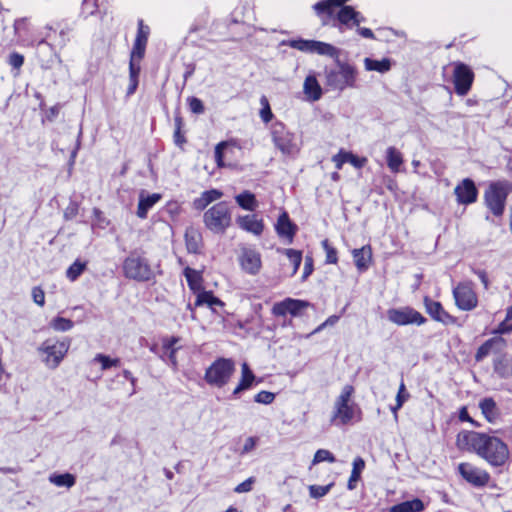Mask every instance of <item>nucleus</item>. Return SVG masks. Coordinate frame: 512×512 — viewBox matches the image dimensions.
<instances>
[{
  "label": "nucleus",
  "mask_w": 512,
  "mask_h": 512,
  "mask_svg": "<svg viewBox=\"0 0 512 512\" xmlns=\"http://www.w3.org/2000/svg\"><path fill=\"white\" fill-rule=\"evenodd\" d=\"M8 63L12 68L19 70L24 63V56L17 52H13L8 57Z\"/></svg>",
  "instance_id": "nucleus-49"
},
{
  "label": "nucleus",
  "mask_w": 512,
  "mask_h": 512,
  "mask_svg": "<svg viewBox=\"0 0 512 512\" xmlns=\"http://www.w3.org/2000/svg\"><path fill=\"white\" fill-rule=\"evenodd\" d=\"M387 318L390 322L398 326L409 324L420 326L426 322V318L421 313L408 306L388 309Z\"/></svg>",
  "instance_id": "nucleus-12"
},
{
  "label": "nucleus",
  "mask_w": 512,
  "mask_h": 512,
  "mask_svg": "<svg viewBox=\"0 0 512 512\" xmlns=\"http://www.w3.org/2000/svg\"><path fill=\"white\" fill-rule=\"evenodd\" d=\"M87 262L76 260L66 271V277L74 282L86 269Z\"/></svg>",
  "instance_id": "nucleus-39"
},
{
  "label": "nucleus",
  "mask_w": 512,
  "mask_h": 512,
  "mask_svg": "<svg viewBox=\"0 0 512 512\" xmlns=\"http://www.w3.org/2000/svg\"><path fill=\"white\" fill-rule=\"evenodd\" d=\"M457 470L466 482L477 488L485 487L491 479L485 469L469 462L460 463Z\"/></svg>",
  "instance_id": "nucleus-14"
},
{
  "label": "nucleus",
  "mask_w": 512,
  "mask_h": 512,
  "mask_svg": "<svg viewBox=\"0 0 512 512\" xmlns=\"http://www.w3.org/2000/svg\"><path fill=\"white\" fill-rule=\"evenodd\" d=\"M149 35V27L143 24L142 20L138 22V31L135 38V41H141L142 43L147 44Z\"/></svg>",
  "instance_id": "nucleus-48"
},
{
  "label": "nucleus",
  "mask_w": 512,
  "mask_h": 512,
  "mask_svg": "<svg viewBox=\"0 0 512 512\" xmlns=\"http://www.w3.org/2000/svg\"><path fill=\"white\" fill-rule=\"evenodd\" d=\"M509 190V184L506 182L493 183L486 190L485 203L495 216L503 214Z\"/></svg>",
  "instance_id": "nucleus-10"
},
{
  "label": "nucleus",
  "mask_w": 512,
  "mask_h": 512,
  "mask_svg": "<svg viewBox=\"0 0 512 512\" xmlns=\"http://www.w3.org/2000/svg\"><path fill=\"white\" fill-rule=\"evenodd\" d=\"M321 244L326 252V262L329 264H336L338 261L336 249L329 244L327 239L323 240Z\"/></svg>",
  "instance_id": "nucleus-44"
},
{
  "label": "nucleus",
  "mask_w": 512,
  "mask_h": 512,
  "mask_svg": "<svg viewBox=\"0 0 512 512\" xmlns=\"http://www.w3.org/2000/svg\"><path fill=\"white\" fill-rule=\"evenodd\" d=\"M353 259L358 270H366L371 261L372 252L369 246H364L360 249L352 251Z\"/></svg>",
  "instance_id": "nucleus-28"
},
{
  "label": "nucleus",
  "mask_w": 512,
  "mask_h": 512,
  "mask_svg": "<svg viewBox=\"0 0 512 512\" xmlns=\"http://www.w3.org/2000/svg\"><path fill=\"white\" fill-rule=\"evenodd\" d=\"M313 271V260L311 257L307 256L305 258L304 270H303V280H305Z\"/></svg>",
  "instance_id": "nucleus-60"
},
{
  "label": "nucleus",
  "mask_w": 512,
  "mask_h": 512,
  "mask_svg": "<svg viewBox=\"0 0 512 512\" xmlns=\"http://www.w3.org/2000/svg\"><path fill=\"white\" fill-rule=\"evenodd\" d=\"M261 109H260V117L264 123H268L273 118V113L270 108V104L265 96H262L260 99Z\"/></svg>",
  "instance_id": "nucleus-42"
},
{
  "label": "nucleus",
  "mask_w": 512,
  "mask_h": 512,
  "mask_svg": "<svg viewBox=\"0 0 512 512\" xmlns=\"http://www.w3.org/2000/svg\"><path fill=\"white\" fill-rule=\"evenodd\" d=\"M494 371L502 378L512 377V360L505 355H499L494 360Z\"/></svg>",
  "instance_id": "nucleus-29"
},
{
  "label": "nucleus",
  "mask_w": 512,
  "mask_h": 512,
  "mask_svg": "<svg viewBox=\"0 0 512 512\" xmlns=\"http://www.w3.org/2000/svg\"><path fill=\"white\" fill-rule=\"evenodd\" d=\"M424 306L426 312L433 320L441 322L445 325L454 323L455 318L444 310L440 302L434 301L429 297H425Z\"/></svg>",
  "instance_id": "nucleus-19"
},
{
  "label": "nucleus",
  "mask_w": 512,
  "mask_h": 512,
  "mask_svg": "<svg viewBox=\"0 0 512 512\" xmlns=\"http://www.w3.org/2000/svg\"><path fill=\"white\" fill-rule=\"evenodd\" d=\"M190 109L193 113L201 114L204 112V105L202 101L198 98H191L189 102Z\"/></svg>",
  "instance_id": "nucleus-55"
},
{
  "label": "nucleus",
  "mask_w": 512,
  "mask_h": 512,
  "mask_svg": "<svg viewBox=\"0 0 512 512\" xmlns=\"http://www.w3.org/2000/svg\"><path fill=\"white\" fill-rule=\"evenodd\" d=\"M357 32L364 38H367V39H374L375 36H374V33L371 29L369 28H362V27H357Z\"/></svg>",
  "instance_id": "nucleus-62"
},
{
  "label": "nucleus",
  "mask_w": 512,
  "mask_h": 512,
  "mask_svg": "<svg viewBox=\"0 0 512 512\" xmlns=\"http://www.w3.org/2000/svg\"><path fill=\"white\" fill-rule=\"evenodd\" d=\"M353 393L354 388L352 385H345L342 388L341 393L336 398L334 403L331 417L332 423L336 425H346L354 419L357 421L361 419L360 409L351 402Z\"/></svg>",
  "instance_id": "nucleus-2"
},
{
  "label": "nucleus",
  "mask_w": 512,
  "mask_h": 512,
  "mask_svg": "<svg viewBox=\"0 0 512 512\" xmlns=\"http://www.w3.org/2000/svg\"><path fill=\"white\" fill-rule=\"evenodd\" d=\"M303 93L306 100L318 101L322 97V88L314 75H308L303 83Z\"/></svg>",
  "instance_id": "nucleus-25"
},
{
  "label": "nucleus",
  "mask_w": 512,
  "mask_h": 512,
  "mask_svg": "<svg viewBox=\"0 0 512 512\" xmlns=\"http://www.w3.org/2000/svg\"><path fill=\"white\" fill-rule=\"evenodd\" d=\"M308 305L309 303L306 301L287 298L281 302L275 303L272 308V313L276 316H285L288 313L292 316H298Z\"/></svg>",
  "instance_id": "nucleus-18"
},
{
  "label": "nucleus",
  "mask_w": 512,
  "mask_h": 512,
  "mask_svg": "<svg viewBox=\"0 0 512 512\" xmlns=\"http://www.w3.org/2000/svg\"><path fill=\"white\" fill-rule=\"evenodd\" d=\"M349 155V152H345L343 150H340L339 153L334 155L332 157V161L335 164L336 169L340 170L344 163L348 162L347 157Z\"/></svg>",
  "instance_id": "nucleus-50"
},
{
  "label": "nucleus",
  "mask_w": 512,
  "mask_h": 512,
  "mask_svg": "<svg viewBox=\"0 0 512 512\" xmlns=\"http://www.w3.org/2000/svg\"><path fill=\"white\" fill-rule=\"evenodd\" d=\"M201 239V234L196 229H186L185 242L188 252L198 253L201 248Z\"/></svg>",
  "instance_id": "nucleus-31"
},
{
  "label": "nucleus",
  "mask_w": 512,
  "mask_h": 512,
  "mask_svg": "<svg viewBox=\"0 0 512 512\" xmlns=\"http://www.w3.org/2000/svg\"><path fill=\"white\" fill-rule=\"evenodd\" d=\"M235 371V363L231 359L219 358L206 370L205 380L208 384L223 387Z\"/></svg>",
  "instance_id": "nucleus-7"
},
{
  "label": "nucleus",
  "mask_w": 512,
  "mask_h": 512,
  "mask_svg": "<svg viewBox=\"0 0 512 512\" xmlns=\"http://www.w3.org/2000/svg\"><path fill=\"white\" fill-rule=\"evenodd\" d=\"M226 146H227L226 142H220L215 147V161H216L218 167H223L224 166L223 150H224V148Z\"/></svg>",
  "instance_id": "nucleus-52"
},
{
  "label": "nucleus",
  "mask_w": 512,
  "mask_h": 512,
  "mask_svg": "<svg viewBox=\"0 0 512 512\" xmlns=\"http://www.w3.org/2000/svg\"><path fill=\"white\" fill-rule=\"evenodd\" d=\"M479 408L488 422L495 423L499 418V410L496 402L492 398L487 397L482 399L479 403Z\"/></svg>",
  "instance_id": "nucleus-27"
},
{
  "label": "nucleus",
  "mask_w": 512,
  "mask_h": 512,
  "mask_svg": "<svg viewBox=\"0 0 512 512\" xmlns=\"http://www.w3.org/2000/svg\"><path fill=\"white\" fill-rule=\"evenodd\" d=\"M474 80V73L464 63H455L453 71V82L455 86V92L460 96H465L471 89Z\"/></svg>",
  "instance_id": "nucleus-15"
},
{
  "label": "nucleus",
  "mask_w": 512,
  "mask_h": 512,
  "mask_svg": "<svg viewBox=\"0 0 512 512\" xmlns=\"http://www.w3.org/2000/svg\"><path fill=\"white\" fill-rule=\"evenodd\" d=\"M365 468V461L361 457H356L353 461V468L351 475L348 480L347 487L349 490H353L356 487V483L359 481L362 471Z\"/></svg>",
  "instance_id": "nucleus-33"
},
{
  "label": "nucleus",
  "mask_w": 512,
  "mask_h": 512,
  "mask_svg": "<svg viewBox=\"0 0 512 512\" xmlns=\"http://www.w3.org/2000/svg\"><path fill=\"white\" fill-rule=\"evenodd\" d=\"M78 213V205L76 203H70L65 209L64 217L67 220L73 219Z\"/></svg>",
  "instance_id": "nucleus-59"
},
{
  "label": "nucleus",
  "mask_w": 512,
  "mask_h": 512,
  "mask_svg": "<svg viewBox=\"0 0 512 512\" xmlns=\"http://www.w3.org/2000/svg\"><path fill=\"white\" fill-rule=\"evenodd\" d=\"M456 446L477 454L491 467H502L510 459L508 445L499 437L476 431H461L456 437Z\"/></svg>",
  "instance_id": "nucleus-1"
},
{
  "label": "nucleus",
  "mask_w": 512,
  "mask_h": 512,
  "mask_svg": "<svg viewBox=\"0 0 512 512\" xmlns=\"http://www.w3.org/2000/svg\"><path fill=\"white\" fill-rule=\"evenodd\" d=\"M475 273L479 277L481 282L483 283L484 288L488 289V287H489V280H488L486 272L483 271V270H477V271H475Z\"/></svg>",
  "instance_id": "nucleus-63"
},
{
  "label": "nucleus",
  "mask_w": 512,
  "mask_h": 512,
  "mask_svg": "<svg viewBox=\"0 0 512 512\" xmlns=\"http://www.w3.org/2000/svg\"><path fill=\"white\" fill-rule=\"evenodd\" d=\"M178 341H179V338H177V337H171V338L164 339L163 340L164 352L178 350V348L175 346L176 343H178Z\"/></svg>",
  "instance_id": "nucleus-57"
},
{
  "label": "nucleus",
  "mask_w": 512,
  "mask_h": 512,
  "mask_svg": "<svg viewBox=\"0 0 512 512\" xmlns=\"http://www.w3.org/2000/svg\"><path fill=\"white\" fill-rule=\"evenodd\" d=\"M255 379L256 377L252 370L250 369L249 365L246 362H244L241 365V378L238 385L235 387L233 391V395L238 396L242 391L251 388Z\"/></svg>",
  "instance_id": "nucleus-26"
},
{
  "label": "nucleus",
  "mask_w": 512,
  "mask_h": 512,
  "mask_svg": "<svg viewBox=\"0 0 512 512\" xmlns=\"http://www.w3.org/2000/svg\"><path fill=\"white\" fill-rule=\"evenodd\" d=\"M205 227L215 234H224L232 224V213L226 202H218L203 214Z\"/></svg>",
  "instance_id": "nucleus-3"
},
{
  "label": "nucleus",
  "mask_w": 512,
  "mask_h": 512,
  "mask_svg": "<svg viewBox=\"0 0 512 512\" xmlns=\"http://www.w3.org/2000/svg\"><path fill=\"white\" fill-rule=\"evenodd\" d=\"M130 84L127 89V95L130 96L135 93L138 86V78H129Z\"/></svg>",
  "instance_id": "nucleus-64"
},
{
  "label": "nucleus",
  "mask_w": 512,
  "mask_h": 512,
  "mask_svg": "<svg viewBox=\"0 0 512 512\" xmlns=\"http://www.w3.org/2000/svg\"><path fill=\"white\" fill-rule=\"evenodd\" d=\"M505 342L502 338H492L485 341L477 350L475 359L477 362L482 361L491 353H498L504 347Z\"/></svg>",
  "instance_id": "nucleus-23"
},
{
  "label": "nucleus",
  "mask_w": 512,
  "mask_h": 512,
  "mask_svg": "<svg viewBox=\"0 0 512 512\" xmlns=\"http://www.w3.org/2000/svg\"><path fill=\"white\" fill-rule=\"evenodd\" d=\"M50 328L58 332H66L73 328L74 323L67 318L55 317L49 322Z\"/></svg>",
  "instance_id": "nucleus-38"
},
{
  "label": "nucleus",
  "mask_w": 512,
  "mask_h": 512,
  "mask_svg": "<svg viewBox=\"0 0 512 512\" xmlns=\"http://www.w3.org/2000/svg\"><path fill=\"white\" fill-rule=\"evenodd\" d=\"M235 200L241 208L248 211H254L258 206L255 195L249 191H244L241 194L237 195L235 197Z\"/></svg>",
  "instance_id": "nucleus-35"
},
{
  "label": "nucleus",
  "mask_w": 512,
  "mask_h": 512,
  "mask_svg": "<svg viewBox=\"0 0 512 512\" xmlns=\"http://www.w3.org/2000/svg\"><path fill=\"white\" fill-rule=\"evenodd\" d=\"M356 70L347 63H339L338 69L326 73L327 85L335 90L342 91L347 87H354Z\"/></svg>",
  "instance_id": "nucleus-9"
},
{
  "label": "nucleus",
  "mask_w": 512,
  "mask_h": 512,
  "mask_svg": "<svg viewBox=\"0 0 512 512\" xmlns=\"http://www.w3.org/2000/svg\"><path fill=\"white\" fill-rule=\"evenodd\" d=\"M236 222L242 230L252 233L256 236L261 235L264 230L263 220L254 214L239 216Z\"/></svg>",
  "instance_id": "nucleus-20"
},
{
  "label": "nucleus",
  "mask_w": 512,
  "mask_h": 512,
  "mask_svg": "<svg viewBox=\"0 0 512 512\" xmlns=\"http://www.w3.org/2000/svg\"><path fill=\"white\" fill-rule=\"evenodd\" d=\"M327 461L329 463H334L336 461L334 455L326 449H319L316 451L312 464L316 465L321 462Z\"/></svg>",
  "instance_id": "nucleus-41"
},
{
  "label": "nucleus",
  "mask_w": 512,
  "mask_h": 512,
  "mask_svg": "<svg viewBox=\"0 0 512 512\" xmlns=\"http://www.w3.org/2000/svg\"><path fill=\"white\" fill-rule=\"evenodd\" d=\"M347 161L353 165L355 168H362L367 163V159L364 157H357L354 154L349 152L347 157Z\"/></svg>",
  "instance_id": "nucleus-54"
},
{
  "label": "nucleus",
  "mask_w": 512,
  "mask_h": 512,
  "mask_svg": "<svg viewBox=\"0 0 512 512\" xmlns=\"http://www.w3.org/2000/svg\"><path fill=\"white\" fill-rule=\"evenodd\" d=\"M457 202L459 204L468 205L477 200L478 190L474 182L469 179H463L454 189Z\"/></svg>",
  "instance_id": "nucleus-17"
},
{
  "label": "nucleus",
  "mask_w": 512,
  "mask_h": 512,
  "mask_svg": "<svg viewBox=\"0 0 512 512\" xmlns=\"http://www.w3.org/2000/svg\"><path fill=\"white\" fill-rule=\"evenodd\" d=\"M254 483V478L250 477L242 483L238 484L234 491L236 493H246L252 490V485Z\"/></svg>",
  "instance_id": "nucleus-53"
},
{
  "label": "nucleus",
  "mask_w": 512,
  "mask_h": 512,
  "mask_svg": "<svg viewBox=\"0 0 512 512\" xmlns=\"http://www.w3.org/2000/svg\"><path fill=\"white\" fill-rule=\"evenodd\" d=\"M49 481L58 486L71 488L75 484V477L70 473L52 474L49 476Z\"/></svg>",
  "instance_id": "nucleus-36"
},
{
  "label": "nucleus",
  "mask_w": 512,
  "mask_h": 512,
  "mask_svg": "<svg viewBox=\"0 0 512 512\" xmlns=\"http://www.w3.org/2000/svg\"><path fill=\"white\" fill-rule=\"evenodd\" d=\"M125 277L136 281H149L153 277V270L146 258L137 253H131L123 263Z\"/></svg>",
  "instance_id": "nucleus-8"
},
{
  "label": "nucleus",
  "mask_w": 512,
  "mask_h": 512,
  "mask_svg": "<svg viewBox=\"0 0 512 512\" xmlns=\"http://www.w3.org/2000/svg\"><path fill=\"white\" fill-rule=\"evenodd\" d=\"M387 166L393 173H398L403 164V157L399 150L390 146L386 149Z\"/></svg>",
  "instance_id": "nucleus-30"
},
{
  "label": "nucleus",
  "mask_w": 512,
  "mask_h": 512,
  "mask_svg": "<svg viewBox=\"0 0 512 512\" xmlns=\"http://www.w3.org/2000/svg\"><path fill=\"white\" fill-rule=\"evenodd\" d=\"M364 66L367 71H377L379 73L388 72L391 69V62L389 59L374 60L371 58L364 59Z\"/></svg>",
  "instance_id": "nucleus-34"
},
{
  "label": "nucleus",
  "mask_w": 512,
  "mask_h": 512,
  "mask_svg": "<svg viewBox=\"0 0 512 512\" xmlns=\"http://www.w3.org/2000/svg\"><path fill=\"white\" fill-rule=\"evenodd\" d=\"M32 298H33V301L39 305V306H44L45 304V293L44 291L40 288V287H34L32 289Z\"/></svg>",
  "instance_id": "nucleus-51"
},
{
  "label": "nucleus",
  "mask_w": 512,
  "mask_h": 512,
  "mask_svg": "<svg viewBox=\"0 0 512 512\" xmlns=\"http://www.w3.org/2000/svg\"><path fill=\"white\" fill-rule=\"evenodd\" d=\"M456 306L462 311H471L478 305V297L471 282L459 283L453 289Z\"/></svg>",
  "instance_id": "nucleus-13"
},
{
  "label": "nucleus",
  "mask_w": 512,
  "mask_h": 512,
  "mask_svg": "<svg viewBox=\"0 0 512 512\" xmlns=\"http://www.w3.org/2000/svg\"><path fill=\"white\" fill-rule=\"evenodd\" d=\"M146 45L147 44L142 43L141 41H134L130 60L141 62L145 54Z\"/></svg>",
  "instance_id": "nucleus-43"
},
{
  "label": "nucleus",
  "mask_w": 512,
  "mask_h": 512,
  "mask_svg": "<svg viewBox=\"0 0 512 512\" xmlns=\"http://www.w3.org/2000/svg\"><path fill=\"white\" fill-rule=\"evenodd\" d=\"M184 276L187 280L189 288L197 292L195 307L206 305L212 310L216 306L223 307L224 303L213 295L211 291H200L202 289V275L199 271L186 267L184 269Z\"/></svg>",
  "instance_id": "nucleus-4"
},
{
  "label": "nucleus",
  "mask_w": 512,
  "mask_h": 512,
  "mask_svg": "<svg viewBox=\"0 0 512 512\" xmlns=\"http://www.w3.org/2000/svg\"><path fill=\"white\" fill-rule=\"evenodd\" d=\"M241 268L250 275L259 273L262 261L258 251L251 248H243L239 257Z\"/></svg>",
  "instance_id": "nucleus-16"
},
{
  "label": "nucleus",
  "mask_w": 512,
  "mask_h": 512,
  "mask_svg": "<svg viewBox=\"0 0 512 512\" xmlns=\"http://www.w3.org/2000/svg\"><path fill=\"white\" fill-rule=\"evenodd\" d=\"M93 362H97L101 364V370H107L111 367H117L120 364V360L118 358H110L104 354H96L93 358Z\"/></svg>",
  "instance_id": "nucleus-40"
},
{
  "label": "nucleus",
  "mask_w": 512,
  "mask_h": 512,
  "mask_svg": "<svg viewBox=\"0 0 512 512\" xmlns=\"http://www.w3.org/2000/svg\"><path fill=\"white\" fill-rule=\"evenodd\" d=\"M140 62L130 60L129 62V78H138L140 73Z\"/></svg>",
  "instance_id": "nucleus-58"
},
{
  "label": "nucleus",
  "mask_w": 512,
  "mask_h": 512,
  "mask_svg": "<svg viewBox=\"0 0 512 512\" xmlns=\"http://www.w3.org/2000/svg\"><path fill=\"white\" fill-rule=\"evenodd\" d=\"M277 251L286 255L292 265V275L296 274L302 261L301 251L284 248L278 249Z\"/></svg>",
  "instance_id": "nucleus-37"
},
{
  "label": "nucleus",
  "mask_w": 512,
  "mask_h": 512,
  "mask_svg": "<svg viewBox=\"0 0 512 512\" xmlns=\"http://www.w3.org/2000/svg\"><path fill=\"white\" fill-rule=\"evenodd\" d=\"M423 509V502L420 499L415 498L392 506L390 508V512H420Z\"/></svg>",
  "instance_id": "nucleus-32"
},
{
  "label": "nucleus",
  "mask_w": 512,
  "mask_h": 512,
  "mask_svg": "<svg viewBox=\"0 0 512 512\" xmlns=\"http://www.w3.org/2000/svg\"><path fill=\"white\" fill-rule=\"evenodd\" d=\"M274 399L275 394L269 391H260L254 398L255 402L266 405L272 403Z\"/></svg>",
  "instance_id": "nucleus-46"
},
{
  "label": "nucleus",
  "mask_w": 512,
  "mask_h": 512,
  "mask_svg": "<svg viewBox=\"0 0 512 512\" xmlns=\"http://www.w3.org/2000/svg\"><path fill=\"white\" fill-rule=\"evenodd\" d=\"M288 45L306 53H315L318 55L328 56L330 58H338L339 50L333 45L316 40L297 39L290 40Z\"/></svg>",
  "instance_id": "nucleus-11"
},
{
  "label": "nucleus",
  "mask_w": 512,
  "mask_h": 512,
  "mask_svg": "<svg viewBox=\"0 0 512 512\" xmlns=\"http://www.w3.org/2000/svg\"><path fill=\"white\" fill-rule=\"evenodd\" d=\"M410 394L407 392L404 382L402 381L396 396L397 408H401L403 404L409 399Z\"/></svg>",
  "instance_id": "nucleus-47"
},
{
  "label": "nucleus",
  "mask_w": 512,
  "mask_h": 512,
  "mask_svg": "<svg viewBox=\"0 0 512 512\" xmlns=\"http://www.w3.org/2000/svg\"><path fill=\"white\" fill-rule=\"evenodd\" d=\"M270 134L275 147L285 156L297 154L300 147L295 135L286 129L282 122H274L270 127Z\"/></svg>",
  "instance_id": "nucleus-5"
},
{
  "label": "nucleus",
  "mask_w": 512,
  "mask_h": 512,
  "mask_svg": "<svg viewBox=\"0 0 512 512\" xmlns=\"http://www.w3.org/2000/svg\"><path fill=\"white\" fill-rule=\"evenodd\" d=\"M161 198L162 196L159 193L146 194L145 191H141L136 215L141 219H145L148 211L158 203Z\"/></svg>",
  "instance_id": "nucleus-21"
},
{
  "label": "nucleus",
  "mask_w": 512,
  "mask_h": 512,
  "mask_svg": "<svg viewBox=\"0 0 512 512\" xmlns=\"http://www.w3.org/2000/svg\"><path fill=\"white\" fill-rule=\"evenodd\" d=\"M223 193L218 189H210L201 193V195L195 198L192 202V207L195 210L203 211L211 203L218 201L222 198Z\"/></svg>",
  "instance_id": "nucleus-24"
},
{
  "label": "nucleus",
  "mask_w": 512,
  "mask_h": 512,
  "mask_svg": "<svg viewBox=\"0 0 512 512\" xmlns=\"http://www.w3.org/2000/svg\"><path fill=\"white\" fill-rule=\"evenodd\" d=\"M70 345L71 340L69 338H64L62 340L47 339L41 344L38 350L39 352L45 354L43 361L45 362L46 366L51 369H55L60 365L66 356Z\"/></svg>",
  "instance_id": "nucleus-6"
},
{
  "label": "nucleus",
  "mask_w": 512,
  "mask_h": 512,
  "mask_svg": "<svg viewBox=\"0 0 512 512\" xmlns=\"http://www.w3.org/2000/svg\"><path fill=\"white\" fill-rule=\"evenodd\" d=\"M331 486H332V484H329V485H326V486L312 485L309 488L310 495L313 498L323 497V496H325L329 492Z\"/></svg>",
  "instance_id": "nucleus-45"
},
{
  "label": "nucleus",
  "mask_w": 512,
  "mask_h": 512,
  "mask_svg": "<svg viewBox=\"0 0 512 512\" xmlns=\"http://www.w3.org/2000/svg\"><path fill=\"white\" fill-rule=\"evenodd\" d=\"M256 444H257V438L256 437H248L245 440V443H244L243 448L241 450V454L244 455V454H247V453L251 452L256 447Z\"/></svg>",
  "instance_id": "nucleus-56"
},
{
  "label": "nucleus",
  "mask_w": 512,
  "mask_h": 512,
  "mask_svg": "<svg viewBox=\"0 0 512 512\" xmlns=\"http://www.w3.org/2000/svg\"><path fill=\"white\" fill-rule=\"evenodd\" d=\"M339 321V316H336V315H332L330 316L329 318L326 319L325 322H323L320 326H318L314 333H317L319 331H321L324 327L326 326H332V325H335L337 322Z\"/></svg>",
  "instance_id": "nucleus-61"
},
{
  "label": "nucleus",
  "mask_w": 512,
  "mask_h": 512,
  "mask_svg": "<svg viewBox=\"0 0 512 512\" xmlns=\"http://www.w3.org/2000/svg\"><path fill=\"white\" fill-rule=\"evenodd\" d=\"M275 229L280 237L286 238L289 243L293 241V237L296 233V226L290 221L287 212H283L279 216Z\"/></svg>",
  "instance_id": "nucleus-22"
}]
</instances>
